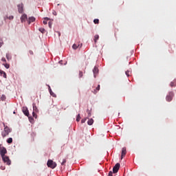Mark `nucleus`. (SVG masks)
Masks as SVG:
<instances>
[{
  "mask_svg": "<svg viewBox=\"0 0 176 176\" xmlns=\"http://www.w3.org/2000/svg\"><path fill=\"white\" fill-rule=\"evenodd\" d=\"M47 165L50 168H56V167H57V164L56 162H53V160H49L47 161Z\"/></svg>",
  "mask_w": 176,
  "mask_h": 176,
  "instance_id": "2",
  "label": "nucleus"
},
{
  "mask_svg": "<svg viewBox=\"0 0 176 176\" xmlns=\"http://www.w3.org/2000/svg\"><path fill=\"white\" fill-rule=\"evenodd\" d=\"M87 119H89V118H83L82 120H81V123H85Z\"/></svg>",
  "mask_w": 176,
  "mask_h": 176,
  "instance_id": "28",
  "label": "nucleus"
},
{
  "mask_svg": "<svg viewBox=\"0 0 176 176\" xmlns=\"http://www.w3.org/2000/svg\"><path fill=\"white\" fill-rule=\"evenodd\" d=\"M173 96H174V93L169 92L168 95L166 98V101H168V102L171 101V100H173Z\"/></svg>",
  "mask_w": 176,
  "mask_h": 176,
  "instance_id": "8",
  "label": "nucleus"
},
{
  "mask_svg": "<svg viewBox=\"0 0 176 176\" xmlns=\"http://www.w3.org/2000/svg\"><path fill=\"white\" fill-rule=\"evenodd\" d=\"M2 160L4 163H6L8 166H10L12 164V161H10V159L6 155H4L3 157H1Z\"/></svg>",
  "mask_w": 176,
  "mask_h": 176,
  "instance_id": "3",
  "label": "nucleus"
},
{
  "mask_svg": "<svg viewBox=\"0 0 176 176\" xmlns=\"http://www.w3.org/2000/svg\"><path fill=\"white\" fill-rule=\"evenodd\" d=\"M8 153V151L6 150V148L2 146L0 149V155L1 157H3V156H6L5 154Z\"/></svg>",
  "mask_w": 176,
  "mask_h": 176,
  "instance_id": "6",
  "label": "nucleus"
},
{
  "mask_svg": "<svg viewBox=\"0 0 176 176\" xmlns=\"http://www.w3.org/2000/svg\"><path fill=\"white\" fill-rule=\"evenodd\" d=\"M173 86H175V84L174 83V82H170V87H173Z\"/></svg>",
  "mask_w": 176,
  "mask_h": 176,
  "instance_id": "38",
  "label": "nucleus"
},
{
  "mask_svg": "<svg viewBox=\"0 0 176 176\" xmlns=\"http://www.w3.org/2000/svg\"><path fill=\"white\" fill-rule=\"evenodd\" d=\"M6 58H7V60L9 61V60H12V56L10 55V54H9V53H7L6 54Z\"/></svg>",
  "mask_w": 176,
  "mask_h": 176,
  "instance_id": "17",
  "label": "nucleus"
},
{
  "mask_svg": "<svg viewBox=\"0 0 176 176\" xmlns=\"http://www.w3.org/2000/svg\"><path fill=\"white\" fill-rule=\"evenodd\" d=\"M62 62H63V60L59 61V63H61Z\"/></svg>",
  "mask_w": 176,
  "mask_h": 176,
  "instance_id": "45",
  "label": "nucleus"
},
{
  "mask_svg": "<svg viewBox=\"0 0 176 176\" xmlns=\"http://www.w3.org/2000/svg\"><path fill=\"white\" fill-rule=\"evenodd\" d=\"M82 44L81 43L80 45H78V47H82Z\"/></svg>",
  "mask_w": 176,
  "mask_h": 176,
  "instance_id": "42",
  "label": "nucleus"
},
{
  "mask_svg": "<svg viewBox=\"0 0 176 176\" xmlns=\"http://www.w3.org/2000/svg\"><path fill=\"white\" fill-rule=\"evenodd\" d=\"M48 25L50 28H52V25H53V22L52 21L48 22Z\"/></svg>",
  "mask_w": 176,
  "mask_h": 176,
  "instance_id": "31",
  "label": "nucleus"
},
{
  "mask_svg": "<svg viewBox=\"0 0 176 176\" xmlns=\"http://www.w3.org/2000/svg\"><path fill=\"white\" fill-rule=\"evenodd\" d=\"M87 112L88 113V118H90V116H91V111L87 109Z\"/></svg>",
  "mask_w": 176,
  "mask_h": 176,
  "instance_id": "24",
  "label": "nucleus"
},
{
  "mask_svg": "<svg viewBox=\"0 0 176 176\" xmlns=\"http://www.w3.org/2000/svg\"><path fill=\"white\" fill-rule=\"evenodd\" d=\"M3 126H4V130L1 133V135L3 138H5L6 135H9V133H12V129L9 128L8 126H6L5 124H3Z\"/></svg>",
  "mask_w": 176,
  "mask_h": 176,
  "instance_id": "1",
  "label": "nucleus"
},
{
  "mask_svg": "<svg viewBox=\"0 0 176 176\" xmlns=\"http://www.w3.org/2000/svg\"><path fill=\"white\" fill-rule=\"evenodd\" d=\"M25 21H28V16L27 14H23L21 16V23H25Z\"/></svg>",
  "mask_w": 176,
  "mask_h": 176,
  "instance_id": "7",
  "label": "nucleus"
},
{
  "mask_svg": "<svg viewBox=\"0 0 176 176\" xmlns=\"http://www.w3.org/2000/svg\"><path fill=\"white\" fill-rule=\"evenodd\" d=\"M12 142H13V138H9L7 139V143L8 144H12Z\"/></svg>",
  "mask_w": 176,
  "mask_h": 176,
  "instance_id": "20",
  "label": "nucleus"
},
{
  "mask_svg": "<svg viewBox=\"0 0 176 176\" xmlns=\"http://www.w3.org/2000/svg\"><path fill=\"white\" fill-rule=\"evenodd\" d=\"M79 76H80V78H82L83 76V72H80Z\"/></svg>",
  "mask_w": 176,
  "mask_h": 176,
  "instance_id": "36",
  "label": "nucleus"
},
{
  "mask_svg": "<svg viewBox=\"0 0 176 176\" xmlns=\"http://www.w3.org/2000/svg\"><path fill=\"white\" fill-rule=\"evenodd\" d=\"M126 153H127V151L126 150V147H123L122 148V154H121V160L126 156Z\"/></svg>",
  "mask_w": 176,
  "mask_h": 176,
  "instance_id": "10",
  "label": "nucleus"
},
{
  "mask_svg": "<svg viewBox=\"0 0 176 176\" xmlns=\"http://www.w3.org/2000/svg\"><path fill=\"white\" fill-rule=\"evenodd\" d=\"M1 170H5V166H1Z\"/></svg>",
  "mask_w": 176,
  "mask_h": 176,
  "instance_id": "44",
  "label": "nucleus"
},
{
  "mask_svg": "<svg viewBox=\"0 0 176 176\" xmlns=\"http://www.w3.org/2000/svg\"><path fill=\"white\" fill-rule=\"evenodd\" d=\"M34 21H35V17H34V16H29L28 18V24H30V23H34Z\"/></svg>",
  "mask_w": 176,
  "mask_h": 176,
  "instance_id": "11",
  "label": "nucleus"
},
{
  "mask_svg": "<svg viewBox=\"0 0 176 176\" xmlns=\"http://www.w3.org/2000/svg\"><path fill=\"white\" fill-rule=\"evenodd\" d=\"M38 31H40V32H41V34H45V32H46V30L43 28H40L38 29Z\"/></svg>",
  "mask_w": 176,
  "mask_h": 176,
  "instance_id": "19",
  "label": "nucleus"
},
{
  "mask_svg": "<svg viewBox=\"0 0 176 176\" xmlns=\"http://www.w3.org/2000/svg\"><path fill=\"white\" fill-rule=\"evenodd\" d=\"M93 123H94V120H93V118H90V119L87 121V124H88L89 126L93 125Z\"/></svg>",
  "mask_w": 176,
  "mask_h": 176,
  "instance_id": "13",
  "label": "nucleus"
},
{
  "mask_svg": "<svg viewBox=\"0 0 176 176\" xmlns=\"http://www.w3.org/2000/svg\"><path fill=\"white\" fill-rule=\"evenodd\" d=\"M2 45H3V41L0 38V47H2Z\"/></svg>",
  "mask_w": 176,
  "mask_h": 176,
  "instance_id": "34",
  "label": "nucleus"
},
{
  "mask_svg": "<svg viewBox=\"0 0 176 176\" xmlns=\"http://www.w3.org/2000/svg\"><path fill=\"white\" fill-rule=\"evenodd\" d=\"M65 163H67V160L63 159V162H61V166H64V164H65Z\"/></svg>",
  "mask_w": 176,
  "mask_h": 176,
  "instance_id": "30",
  "label": "nucleus"
},
{
  "mask_svg": "<svg viewBox=\"0 0 176 176\" xmlns=\"http://www.w3.org/2000/svg\"><path fill=\"white\" fill-rule=\"evenodd\" d=\"M13 113H16V111H14Z\"/></svg>",
  "mask_w": 176,
  "mask_h": 176,
  "instance_id": "46",
  "label": "nucleus"
},
{
  "mask_svg": "<svg viewBox=\"0 0 176 176\" xmlns=\"http://www.w3.org/2000/svg\"><path fill=\"white\" fill-rule=\"evenodd\" d=\"M99 21H100V20H98V19H97L94 20V23L95 24H98Z\"/></svg>",
  "mask_w": 176,
  "mask_h": 176,
  "instance_id": "32",
  "label": "nucleus"
},
{
  "mask_svg": "<svg viewBox=\"0 0 176 176\" xmlns=\"http://www.w3.org/2000/svg\"><path fill=\"white\" fill-rule=\"evenodd\" d=\"M130 72V71L127 70L125 74L126 75V76H130V74H129V73Z\"/></svg>",
  "mask_w": 176,
  "mask_h": 176,
  "instance_id": "37",
  "label": "nucleus"
},
{
  "mask_svg": "<svg viewBox=\"0 0 176 176\" xmlns=\"http://www.w3.org/2000/svg\"><path fill=\"white\" fill-rule=\"evenodd\" d=\"M99 38H100V36H98V34L95 35V36H94V42H95V43H97V41H98Z\"/></svg>",
  "mask_w": 176,
  "mask_h": 176,
  "instance_id": "21",
  "label": "nucleus"
},
{
  "mask_svg": "<svg viewBox=\"0 0 176 176\" xmlns=\"http://www.w3.org/2000/svg\"><path fill=\"white\" fill-rule=\"evenodd\" d=\"M19 13L23 14L24 12V4L23 3L17 5Z\"/></svg>",
  "mask_w": 176,
  "mask_h": 176,
  "instance_id": "4",
  "label": "nucleus"
},
{
  "mask_svg": "<svg viewBox=\"0 0 176 176\" xmlns=\"http://www.w3.org/2000/svg\"><path fill=\"white\" fill-rule=\"evenodd\" d=\"M52 14H54V16H57V12H56V10L52 11Z\"/></svg>",
  "mask_w": 176,
  "mask_h": 176,
  "instance_id": "35",
  "label": "nucleus"
},
{
  "mask_svg": "<svg viewBox=\"0 0 176 176\" xmlns=\"http://www.w3.org/2000/svg\"><path fill=\"white\" fill-rule=\"evenodd\" d=\"M1 61H3V63H6V58H2Z\"/></svg>",
  "mask_w": 176,
  "mask_h": 176,
  "instance_id": "39",
  "label": "nucleus"
},
{
  "mask_svg": "<svg viewBox=\"0 0 176 176\" xmlns=\"http://www.w3.org/2000/svg\"><path fill=\"white\" fill-rule=\"evenodd\" d=\"M28 119L30 123H34V118L30 116V117H28Z\"/></svg>",
  "mask_w": 176,
  "mask_h": 176,
  "instance_id": "26",
  "label": "nucleus"
},
{
  "mask_svg": "<svg viewBox=\"0 0 176 176\" xmlns=\"http://www.w3.org/2000/svg\"><path fill=\"white\" fill-rule=\"evenodd\" d=\"M32 107H33V112H38V107H36V104H35V103L32 104Z\"/></svg>",
  "mask_w": 176,
  "mask_h": 176,
  "instance_id": "14",
  "label": "nucleus"
},
{
  "mask_svg": "<svg viewBox=\"0 0 176 176\" xmlns=\"http://www.w3.org/2000/svg\"><path fill=\"white\" fill-rule=\"evenodd\" d=\"M120 168V164L117 163L113 168V174H116L118 171H119V169Z\"/></svg>",
  "mask_w": 176,
  "mask_h": 176,
  "instance_id": "5",
  "label": "nucleus"
},
{
  "mask_svg": "<svg viewBox=\"0 0 176 176\" xmlns=\"http://www.w3.org/2000/svg\"><path fill=\"white\" fill-rule=\"evenodd\" d=\"M30 54H34V52L32 51L29 52Z\"/></svg>",
  "mask_w": 176,
  "mask_h": 176,
  "instance_id": "43",
  "label": "nucleus"
},
{
  "mask_svg": "<svg viewBox=\"0 0 176 176\" xmlns=\"http://www.w3.org/2000/svg\"><path fill=\"white\" fill-rule=\"evenodd\" d=\"M6 19H9V20H13V19H14V16H13L12 15H11V16H10L4 17V20H6Z\"/></svg>",
  "mask_w": 176,
  "mask_h": 176,
  "instance_id": "23",
  "label": "nucleus"
},
{
  "mask_svg": "<svg viewBox=\"0 0 176 176\" xmlns=\"http://www.w3.org/2000/svg\"><path fill=\"white\" fill-rule=\"evenodd\" d=\"M1 101H5V100H6V97L5 96V95L1 96Z\"/></svg>",
  "mask_w": 176,
  "mask_h": 176,
  "instance_id": "27",
  "label": "nucleus"
},
{
  "mask_svg": "<svg viewBox=\"0 0 176 176\" xmlns=\"http://www.w3.org/2000/svg\"><path fill=\"white\" fill-rule=\"evenodd\" d=\"M32 116H33V118H35L36 119L37 116H36V114L35 113V111H33V112H32Z\"/></svg>",
  "mask_w": 176,
  "mask_h": 176,
  "instance_id": "33",
  "label": "nucleus"
},
{
  "mask_svg": "<svg viewBox=\"0 0 176 176\" xmlns=\"http://www.w3.org/2000/svg\"><path fill=\"white\" fill-rule=\"evenodd\" d=\"M44 21H43V24L46 25L47 24V21L50 20V18H48V17H45L44 18Z\"/></svg>",
  "mask_w": 176,
  "mask_h": 176,
  "instance_id": "18",
  "label": "nucleus"
},
{
  "mask_svg": "<svg viewBox=\"0 0 176 176\" xmlns=\"http://www.w3.org/2000/svg\"><path fill=\"white\" fill-rule=\"evenodd\" d=\"M72 47H73V49L74 50H76V49H78V45H76V44H74L73 45V46H72Z\"/></svg>",
  "mask_w": 176,
  "mask_h": 176,
  "instance_id": "29",
  "label": "nucleus"
},
{
  "mask_svg": "<svg viewBox=\"0 0 176 176\" xmlns=\"http://www.w3.org/2000/svg\"><path fill=\"white\" fill-rule=\"evenodd\" d=\"M3 76L6 79V73L0 69V76Z\"/></svg>",
  "mask_w": 176,
  "mask_h": 176,
  "instance_id": "15",
  "label": "nucleus"
},
{
  "mask_svg": "<svg viewBox=\"0 0 176 176\" xmlns=\"http://www.w3.org/2000/svg\"><path fill=\"white\" fill-rule=\"evenodd\" d=\"M80 121V114H78L76 116V122Z\"/></svg>",
  "mask_w": 176,
  "mask_h": 176,
  "instance_id": "25",
  "label": "nucleus"
},
{
  "mask_svg": "<svg viewBox=\"0 0 176 176\" xmlns=\"http://www.w3.org/2000/svg\"><path fill=\"white\" fill-rule=\"evenodd\" d=\"M96 89L98 90V91L100 90V85H98V87H96Z\"/></svg>",
  "mask_w": 176,
  "mask_h": 176,
  "instance_id": "41",
  "label": "nucleus"
},
{
  "mask_svg": "<svg viewBox=\"0 0 176 176\" xmlns=\"http://www.w3.org/2000/svg\"><path fill=\"white\" fill-rule=\"evenodd\" d=\"M3 65L6 68V69H9V68H10V65L8 63H3Z\"/></svg>",
  "mask_w": 176,
  "mask_h": 176,
  "instance_id": "22",
  "label": "nucleus"
},
{
  "mask_svg": "<svg viewBox=\"0 0 176 176\" xmlns=\"http://www.w3.org/2000/svg\"><path fill=\"white\" fill-rule=\"evenodd\" d=\"M94 76L96 78V74H98V68L95 67L93 69Z\"/></svg>",
  "mask_w": 176,
  "mask_h": 176,
  "instance_id": "12",
  "label": "nucleus"
},
{
  "mask_svg": "<svg viewBox=\"0 0 176 176\" xmlns=\"http://www.w3.org/2000/svg\"><path fill=\"white\" fill-rule=\"evenodd\" d=\"M22 111L24 113L25 116H30V111H28V108L27 107H23Z\"/></svg>",
  "mask_w": 176,
  "mask_h": 176,
  "instance_id": "9",
  "label": "nucleus"
},
{
  "mask_svg": "<svg viewBox=\"0 0 176 176\" xmlns=\"http://www.w3.org/2000/svg\"><path fill=\"white\" fill-rule=\"evenodd\" d=\"M49 91L50 94L52 96V97H56V94L52 91V88H50V86H49Z\"/></svg>",
  "mask_w": 176,
  "mask_h": 176,
  "instance_id": "16",
  "label": "nucleus"
},
{
  "mask_svg": "<svg viewBox=\"0 0 176 176\" xmlns=\"http://www.w3.org/2000/svg\"><path fill=\"white\" fill-rule=\"evenodd\" d=\"M112 174H113V172H112L111 170L109 171V176H112Z\"/></svg>",
  "mask_w": 176,
  "mask_h": 176,
  "instance_id": "40",
  "label": "nucleus"
}]
</instances>
